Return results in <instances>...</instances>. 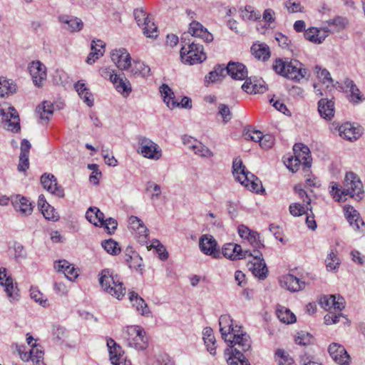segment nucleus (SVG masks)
<instances>
[{
	"instance_id": "nucleus-54",
	"label": "nucleus",
	"mask_w": 365,
	"mask_h": 365,
	"mask_svg": "<svg viewBox=\"0 0 365 365\" xmlns=\"http://www.w3.org/2000/svg\"><path fill=\"white\" fill-rule=\"evenodd\" d=\"M247 240L255 250L264 247V245L259 240V235L256 232L252 231Z\"/></svg>"
},
{
	"instance_id": "nucleus-37",
	"label": "nucleus",
	"mask_w": 365,
	"mask_h": 365,
	"mask_svg": "<svg viewBox=\"0 0 365 365\" xmlns=\"http://www.w3.org/2000/svg\"><path fill=\"white\" fill-rule=\"evenodd\" d=\"M86 218L95 226L103 225L104 214L96 207H91L86 213Z\"/></svg>"
},
{
	"instance_id": "nucleus-7",
	"label": "nucleus",
	"mask_w": 365,
	"mask_h": 365,
	"mask_svg": "<svg viewBox=\"0 0 365 365\" xmlns=\"http://www.w3.org/2000/svg\"><path fill=\"white\" fill-rule=\"evenodd\" d=\"M125 338L128 345L135 350H145L148 346V338L145 331L139 326L128 327Z\"/></svg>"
},
{
	"instance_id": "nucleus-6",
	"label": "nucleus",
	"mask_w": 365,
	"mask_h": 365,
	"mask_svg": "<svg viewBox=\"0 0 365 365\" xmlns=\"http://www.w3.org/2000/svg\"><path fill=\"white\" fill-rule=\"evenodd\" d=\"M99 283L104 292L112 295L118 300L125 296L126 289L117 274L108 269H103L99 274Z\"/></svg>"
},
{
	"instance_id": "nucleus-30",
	"label": "nucleus",
	"mask_w": 365,
	"mask_h": 365,
	"mask_svg": "<svg viewBox=\"0 0 365 365\" xmlns=\"http://www.w3.org/2000/svg\"><path fill=\"white\" fill-rule=\"evenodd\" d=\"M111 82L115 86L117 91L121 93L124 97L128 96L132 91L131 84L123 73H122V75L113 76Z\"/></svg>"
},
{
	"instance_id": "nucleus-14",
	"label": "nucleus",
	"mask_w": 365,
	"mask_h": 365,
	"mask_svg": "<svg viewBox=\"0 0 365 365\" xmlns=\"http://www.w3.org/2000/svg\"><path fill=\"white\" fill-rule=\"evenodd\" d=\"M112 61L122 71H127L131 67V57L124 48L114 49L110 53Z\"/></svg>"
},
{
	"instance_id": "nucleus-49",
	"label": "nucleus",
	"mask_w": 365,
	"mask_h": 365,
	"mask_svg": "<svg viewBox=\"0 0 365 365\" xmlns=\"http://www.w3.org/2000/svg\"><path fill=\"white\" fill-rule=\"evenodd\" d=\"M196 145L192 146L194 153L202 157H212V152L202 143H195Z\"/></svg>"
},
{
	"instance_id": "nucleus-57",
	"label": "nucleus",
	"mask_w": 365,
	"mask_h": 365,
	"mask_svg": "<svg viewBox=\"0 0 365 365\" xmlns=\"http://www.w3.org/2000/svg\"><path fill=\"white\" fill-rule=\"evenodd\" d=\"M218 113L222 117L225 123L231 120L232 113L227 105L220 103L218 106Z\"/></svg>"
},
{
	"instance_id": "nucleus-20",
	"label": "nucleus",
	"mask_w": 365,
	"mask_h": 365,
	"mask_svg": "<svg viewBox=\"0 0 365 365\" xmlns=\"http://www.w3.org/2000/svg\"><path fill=\"white\" fill-rule=\"evenodd\" d=\"M328 351L331 359L339 364L349 363L350 356L345 348L337 343H332L329 345Z\"/></svg>"
},
{
	"instance_id": "nucleus-1",
	"label": "nucleus",
	"mask_w": 365,
	"mask_h": 365,
	"mask_svg": "<svg viewBox=\"0 0 365 365\" xmlns=\"http://www.w3.org/2000/svg\"><path fill=\"white\" fill-rule=\"evenodd\" d=\"M220 331L222 338L227 343L231 355L227 359L229 365H250L248 359L242 352H246L251 348L250 336L240 331L241 327L233 326V322L230 315H222L219 319Z\"/></svg>"
},
{
	"instance_id": "nucleus-9",
	"label": "nucleus",
	"mask_w": 365,
	"mask_h": 365,
	"mask_svg": "<svg viewBox=\"0 0 365 365\" xmlns=\"http://www.w3.org/2000/svg\"><path fill=\"white\" fill-rule=\"evenodd\" d=\"M138 153L144 158L151 160H159L162 156V150L160 146L151 139L140 136L138 140Z\"/></svg>"
},
{
	"instance_id": "nucleus-32",
	"label": "nucleus",
	"mask_w": 365,
	"mask_h": 365,
	"mask_svg": "<svg viewBox=\"0 0 365 365\" xmlns=\"http://www.w3.org/2000/svg\"><path fill=\"white\" fill-rule=\"evenodd\" d=\"M59 19L64 24L63 28L71 32L78 31L83 29V23L77 17L63 16H60Z\"/></svg>"
},
{
	"instance_id": "nucleus-42",
	"label": "nucleus",
	"mask_w": 365,
	"mask_h": 365,
	"mask_svg": "<svg viewBox=\"0 0 365 365\" xmlns=\"http://www.w3.org/2000/svg\"><path fill=\"white\" fill-rule=\"evenodd\" d=\"M16 85L5 77H0V97L9 96L16 92Z\"/></svg>"
},
{
	"instance_id": "nucleus-21",
	"label": "nucleus",
	"mask_w": 365,
	"mask_h": 365,
	"mask_svg": "<svg viewBox=\"0 0 365 365\" xmlns=\"http://www.w3.org/2000/svg\"><path fill=\"white\" fill-rule=\"evenodd\" d=\"M29 72L32 76L34 84L41 86L46 78V68L41 62L33 61L30 63Z\"/></svg>"
},
{
	"instance_id": "nucleus-13",
	"label": "nucleus",
	"mask_w": 365,
	"mask_h": 365,
	"mask_svg": "<svg viewBox=\"0 0 365 365\" xmlns=\"http://www.w3.org/2000/svg\"><path fill=\"white\" fill-rule=\"evenodd\" d=\"M183 34H187L189 38H199L203 41L210 43L213 41V36L210 34L207 29H205L200 23L196 21H193L190 24L189 30L187 32Z\"/></svg>"
},
{
	"instance_id": "nucleus-22",
	"label": "nucleus",
	"mask_w": 365,
	"mask_h": 365,
	"mask_svg": "<svg viewBox=\"0 0 365 365\" xmlns=\"http://www.w3.org/2000/svg\"><path fill=\"white\" fill-rule=\"evenodd\" d=\"M321 307L327 311L341 312L344 308V299L341 297L337 298L334 295L324 296L319 300Z\"/></svg>"
},
{
	"instance_id": "nucleus-64",
	"label": "nucleus",
	"mask_w": 365,
	"mask_h": 365,
	"mask_svg": "<svg viewBox=\"0 0 365 365\" xmlns=\"http://www.w3.org/2000/svg\"><path fill=\"white\" fill-rule=\"evenodd\" d=\"M285 6L290 13L301 12L302 11L303 6L298 2H292L291 0H288Z\"/></svg>"
},
{
	"instance_id": "nucleus-19",
	"label": "nucleus",
	"mask_w": 365,
	"mask_h": 365,
	"mask_svg": "<svg viewBox=\"0 0 365 365\" xmlns=\"http://www.w3.org/2000/svg\"><path fill=\"white\" fill-rule=\"evenodd\" d=\"M0 284L4 287V290L10 301L17 299L18 289L14 286L13 279L10 276H7L5 268H0Z\"/></svg>"
},
{
	"instance_id": "nucleus-35",
	"label": "nucleus",
	"mask_w": 365,
	"mask_h": 365,
	"mask_svg": "<svg viewBox=\"0 0 365 365\" xmlns=\"http://www.w3.org/2000/svg\"><path fill=\"white\" fill-rule=\"evenodd\" d=\"M133 15L137 24L143 30V34H149L148 26L150 24V17L146 11L143 8H138L134 10Z\"/></svg>"
},
{
	"instance_id": "nucleus-53",
	"label": "nucleus",
	"mask_w": 365,
	"mask_h": 365,
	"mask_svg": "<svg viewBox=\"0 0 365 365\" xmlns=\"http://www.w3.org/2000/svg\"><path fill=\"white\" fill-rule=\"evenodd\" d=\"M274 36H275V40L278 42L279 45L282 48H286V49L292 51L291 40H289L287 36H286L285 35H284L283 34L279 33V32L276 33Z\"/></svg>"
},
{
	"instance_id": "nucleus-52",
	"label": "nucleus",
	"mask_w": 365,
	"mask_h": 365,
	"mask_svg": "<svg viewBox=\"0 0 365 365\" xmlns=\"http://www.w3.org/2000/svg\"><path fill=\"white\" fill-rule=\"evenodd\" d=\"M275 356L279 365H291L293 362L292 359L286 354L283 349H278L275 353Z\"/></svg>"
},
{
	"instance_id": "nucleus-25",
	"label": "nucleus",
	"mask_w": 365,
	"mask_h": 365,
	"mask_svg": "<svg viewBox=\"0 0 365 365\" xmlns=\"http://www.w3.org/2000/svg\"><path fill=\"white\" fill-rule=\"evenodd\" d=\"M294 156L298 161H300L304 168L311 167L310 151L307 146L302 143H296L293 147Z\"/></svg>"
},
{
	"instance_id": "nucleus-2",
	"label": "nucleus",
	"mask_w": 365,
	"mask_h": 365,
	"mask_svg": "<svg viewBox=\"0 0 365 365\" xmlns=\"http://www.w3.org/2000/svg\"><path fill=\"white\" fill-rule=\"evenodd\" d=\"M330 193L338 202H344L348 197L359 201L363 198V184L359 177L354 173H347L345 175L344 187L339 188L338 185L332 182Z\"/></svg>"
},
{
	"instance_id": "nucleus-44",
	"label": "nucleus",
	"mask_w": 365,
	"mask_h": 365,
	"mask_svg": "<svg viewBox=\"0 0 365 365\" xmlns=\"http://www.w3.org/2000/svg\"><path fill=\"white\" fill-rule=\"evenodd\" d=\"M327 269L328 271H334L339 268L340 260L337 257L336 252L331 251L325 260Z\"/></svg>"
},
{
	"instance_id": "nucleus-39",
	"label": "nucleus",
	"mask_w": 365,
	"mask_h": 365,
	"mask_svg": "<svg viewBox=\"0 0 365 365\" xmlns=\"http://www.w3.org/2000/svg\"><path fill=\"white\" fill-rule=\"evenodd\" d=\"M36 112L38 113L40 119L47 123L53 115V106L49 101H43L41 106L36 108Z\"/></svg>"
},
{
	"instance_id": "nucleus-63",
	"label": "nucleus",
	"mask_w": 365,
	"mask_h": 365,
	"mask_svg": "<svg viewBox=\"0 0 365 365\" xmlns=\"http://www.w3.org/2000/svg\"><path fill=\"white\" fill-rule=\"evenodd\" d=\"M102 226L106 229L109 234H111L116 230L118 222L115 219L109 217L106 220L103 219V223Z\"/></svg>"
},
{
	"instance_id": "nucleus-61",
	"label": "nucleus",
	"mask_w": 365,
	"mask_h": 365,
	"mask_svg": "<svg viewBox=\"0 0 365 365\" xmlns=\"http://www.w3.org/2000/svg\"><path fill=\"white\" fill-rule=\"evenodd\" d=\"M31 297L35 300V302L39 303L41 306L46 307L47 304L46 299H43V294L38 289L31 288Z\"/></svg>"
},
{
	"instance_id": "nucleus-29",
	"label": "nucleus",
	"mask_w": 365,
	"mask_h": 365,
	"mask_svg": "<svg viewBox=\"0 0 365 365\" xmlns=\"http://www.w3.org/2000/svg\"><path fill=\"white\" fill-rule=\"evenodd\" d=\"M12 203L15 210L21 216L30 215L33 212L31 202L25 197L16 195Z\"/></svg>"
},
{
	"instance_id": "nucleus-4",
	"label": "nucleus",
	"mask_w": 365,
	"mask_h": 365,
	"mask_svg": "<svg viewBox=\"0 0 365 365\" xmlns=\"http://www.w3.org/2000/svg\"><path fill=\"white\" fill-rule=\"evenodd\" d=\"M180 41L182 44L180 58L183 63L193 65L200 63L206 59L203 46L197 42V40L189 38L187 34H182Z\"/></svg>"
},
{
	"instance_id": "nucleus-48",
	"label": "nucleus",
	"mask_w": 365,
	"mask_h": 365,
	"mask_svg": "<svg viewBox=\"0 0 365 365\" xmlns=\"http://www.w3.org/2000/svg\"><path fill=\"white\" fill-rule=\"evenodd\" d=\"M314 71L324 83H333L331 74L327 69L322 68L319 66H316L314 68Z\"/></svg>"
},
{
	"instance_id": "nucleus-60",
	"label": "nucleus",
	"mask_w": 365,
	"mask_h": 365,
	"mask_svg": "<svg viewBox=\"0 0 365 365\" xmlns=\"http://www.w3.org/2000/svg\"><path fill=\"white\" fill-rule=\"evenodd\" d=\"M241 16L245 20H255L258 19L259 14H257L251 6H246L241 11Z\"/></svg>"
},
{
	"instance_id": "nucleus-62",
	"label": "nucleus",
	"mask_w": 365,
	"mask_h": 365,
	"mask_svg": "<svg viewBox=\"0 0 365 365\" xmlns=\"http://www.w3.org/2000/svg\"><path fill=\"white\" fill-rule=\"evenodd\" d=\"M350 92V101L354 104H358L364 100L363 96L361 95L358 87L354 88L349 90Z\"/></svg>"
},
{
	"instance_id": "nucleus-55",
	"label": "nucleus",
	"mask_w": 365,
	"mask_h": 365,
	"mask_svg": "<svg viewBox=\"0 0 365 365\" xmlns=\"http://www.w3.org/2000/svg\"><path fill=\"white\" fill-rule=\"evenodd\" d=\"M307 211V206L304 207V205L299 203H292L289 205V212L292 215L295 217L306 214Z\"/></svg>"
},
{
	"instance_id": "nucleus-56",
	"label": "nucleus",
	"mask_w": 365,
	"mask_h": 365,
	"mask_svg": "<svg viewBox=\"0 0 365 365\" xmlns=\"http://www.w3.org/2000/svg\"><path fill=\"white\" fill-rule=\"evenodd\" d=\"M30 352V359L31 361L39 360L40 359H43L44 353L42 350L41 346L34 343L32 345V348Z\"/></svg>"
},
{
	"instance_id": "nucleus-38",
	"label": "nucleus",
	"mask_w": 365,
	"mask_h": 365,
	"mask_svg": "<svg viewBox=\"0 0 365 365\" xmlns=\"http://www.w3.org/2000/svg\"><path fill=\"white\" fill-rule=\"evenodd\" d=\"M130 73L135 77H147L150 74V68L141 61H134L131 63Z\"/></svg>"
},
{
	"instance_id": "nucleus-47",
	"label": "nucleus",
	"mask_w": 365,
	"mask_h": 365,
	"mask_svg": "<svg viewBox=\"0 0 365 365\" xmlns=\"http://www.w3.org/2000/svg\"><path fill=\"white\" fill-rule=\"evenodd\" d=\"M125 262L128 263L130 268L138 269L143 266V259L137 254L133 255H126L125 258Z\"/></svg>"
},
{
	"instance_id": "nucleus-45",
	"label": "nucleus",
	"mask_w": 365,
	"mask_h": 365,
	"mask_svg": "<svg viewBox=\"0 0 365 365\" xmlns=\"http://www.w3.org/2000/svg\"><path fill=\"white\" fill-rule=\"evenodd\" d=\"M145 190L147 192L150 193V199L153 201L158 200L161 195L160 186L153 182L147 183Z\"/></svg>"
},
{
	"instance_id": "nucleus-28",
	"label": "nucleus",
	"mask_w": 365,
	"mask_h": 365,
	"mask_svg": "<svg viewBox=\"0 0 365 365\" xmlns=\"http://www.w3.org/2000/svg\"><path fill=\"white\" fill-rule=\"evenodd\" d=\"M226 73L233 79L244 80L247 77V70L245 65L240 63L230 62L225 67Z\"/></svg>"
},
{
	"instance_id": "nucleus-41",
	"label": "nucleus",
	"mask_w": 365,
	"mask_h": 365,
	"mask_svg": "<svg viewBox=\"0 0 365 365\" xmlns=\"http://www.w3.org/2000/svg\"><path fill=\"white\" fill-rule=\"evenodd\" d=\"M203 340L207 346V351L212 354H215V337L213 334V330L210 327H206L203 330Z\"/></svg>"
},
{
	"instance_id": "nucleus-12",
	"label": "nucleus",
	"mask_w": 365,
	"mask_h": 365,
	"mask_svg": "<svg viewBox=\"0 0 365 365\" xmlns=\"http://www.w3.org/2000/svg\"><path fill=\"white\" fill-rule=\"evenodd\" d=\"M107 346L109 350L110 360L113 365H131L130 360L126 359L122 348L110 338L107 339Z\"/></svg>"
},
{
	"instance_id": "nucleus-10",
	"label": "nucleus",
	"mask_w": 365,
	"mask_h": 365,
	"mask_svg": "<svg viewBox=\"0 0 365 365\" xmlns=\"http://www.w3.org/2000/svg\"><path fill=\"white\" fill-rule=\"evenodd\" d=\"M160 92L163 98V101L166 103L167 106L170 109H174L177 107L182 108L190 109L192 108V101L190 98L184 96L180 103L175 100V94L172 89L166 84H163L160 88Z\"/></svg>"
},
{
	"instance_id": "nucleus-11",
	"label": "nucleus",
	"mask_w": 365,
	"mask_h": 365,
	"mask_svg": "<svg viewBox=\"0 0 365 365\" xmlns=\"http://www.w3.org/2000/svg\"><path fill=\"white\" fill-rule=\"evenodd\" d=\"M247 256L253 257V261H250L248 263L249 269L259 279H265L267 275L268 269L262 257V254L258 250H254L252 252L249 251Z\"/></svg>"
},
{
	"instance_id": "nucleus-46",
	"label": "nucleus",
	"mask_w": 365,
	"mask_h": 365,
	"mask_svg": "<svg viewBox=\"0 0 365 365\" xmlns=\"http://www.w3.org/2000/svg\"><path fill=\"white\" fill-rule=\"evenodd\" d=\"M313 339L312 336L304 331L297 332L295 336V342L299 345L307 346L312 343Z\"/></svg>"
},
{
	"instance_id": "nucleus-33",
	"label": "nucleus",
	"mask_w": 365,
	"mask_h": 365,
	"mask_svg": "<svg viewBox=\"0 0 365 365\" xmlns=\"http://www.w3.org/2000/svg\"><path fill=\"white\" fill-rule=\"evenodd\" d=\"M304 36L307 40L319 44L325 40L327 37V34L323 32L322 27L320 29L311 27L305 30Z\"/></svg>"
},
{
	"instance_id": "nucleus-31",
	"label": "nucleus",
	"mask_w": 365,
	"mask_h": 365,
	"mask_svg": "<svg viewBox=\"0 0 365 365\" xmlns=\"http://www.w3.org/2000/svg\"><path fill=\"white\" fill-rule=\"evenodd\" d=\"M318 110L322 118L331 120L334 115V102L332 100L322 98L318 102Z\"/></svg>"
},
{
	"instance_id": "nucleus-51",
	"label": "nucleus",
	"mask_w": 365,
	"mask_h": 365,
	"mask_svg": "<svg viewBox=\"0 0 365 365\" xmlns=\"http://www.w3.org/2000/svg\"><path fill=\"white\" fill-rule=\"evenodd\" d=\"M45 206V207L40 209L43 217L48 220L57 221L59 215L55 209L50 205H46Z\"/></svg>"
},
{
	"instance_id": "nucleus-26",
	"label": "nucleus",
	"mask_w": 365,
	"mask_h": 365,
	"mask_svg": "<svg viewBox=\"0 0 365 365\" xmlns=\"http://www.w3.org/2000/svg\"><path fill=\"white\" fill-rule=\"evenodd\" d=\"M346 216L350 225L356 231H359L361 233H365V223L360 217L359 212L353 207H347L346 209Z\"/></svg>"
},
{
	"instance_id": "nucleus-58",
	"label": "nucleus",
	"mask_w": 365,
	"mask_h": 365,
	"mask_svg": "<svg viewBox=\"0 0 365 365\" xmlns=\"http://www.w3.org/2000/svg\"><path fill=\"white\" fill-rule=\"evenodd\" d=\"M246 81L245 82L242 84V89L245 91L246 93H256L257 92H264V91H265L266 89H262V88H260V90L259 89H257L256 88V85L255 84H253L250 79H248V78H245Z\"/></svg>"
},
{
	"instance_id": "nucleus-43",
	"label": "nucleus",
	"mask_w": 365,
	"mask_h": 365,
	"mask_svg": "<svg viewBox=\"0 0 365 365\" xmlns=\"http://www.w3.org/2000/svg\"><path fill=\"white\" fill-rule=\"evenodd\" d=\"M279 319L286 324H292L296 322L295 315L287 308L282 307L277 310Z\"/></svg>"
},
{
	"instance_id": "nucleus-17",
	"label": "nucleus",
	"mask_w": 365,
	"mask_h": 365,
	"mask_svg": "<svg viewBox=\"0 0 365 365\" xmlns=\"http://www.w3.org/2000/svg\"><path fill=\"white\" fill-rule=\"evenodd\" d=\"M200 250L205 255L217 257L219 255L217 243L210 235H202L199 240Z\"/></svg>"
},
{
	"instance_id": "nucleus-5",
	"label": "nucleus",
	"mask_w": 365,
	"mask_h": 365,
	"mask_svg": "<svg viewBox=\"0 0 365 365\" xmlns=\"http://www.w3.org/2000/svg\"><path fill=\"white\" fill-rule=\"evenodd\" d=\"M232 173L236 180L249 190L256 193H259V191H264L260 180L246 170L240 158H235L233 160Z\"/></svg>"
},
{
	"instance_id": "nucleus-34",
	"label": "nucleus",
	"mask_w": 365,
	"mask_h": 365,
	"mask_svg": "<svg viewBox=\"0 0 365 365\" xmlns=\"http://www.w3.org/2000/svg\"><path fill=\"white\" fill-rule=\"evenodd\" d=\"M129 299L133 303V306L135 307L136 310L143 316H149L150 309L144 299L138 296L135 292L129 293Z\"/></svg>"
},
{
	"instance_id": "nucleus-40",
	"label": "nucleus",
	"mask_w": 365,
	"mask_h": 365,
	"mask_svg": "<svg viewBox=\"0 0 365 365\" xmlns=\"http://www.w3.org/2000/svg\"><path fill=\"white\" fill-rule=\"evenodd\" d=\"M226 70L225 67L218 65L215 67V69L210 71L207 76H205V82L207 86L209 83H213L221 81L223 77L225 76Z\"/></svg>"
},
{
	"instance_id": "nucleus-23",
	"label": "nucleus",
	"mask_w": 365,
	"mask_h": 365,
	"mask_svg": "<svg viewBox=\"0 0 365 365\" xmlns=\"http://www.w3.org/2000/svg\"><path fill=\"white\" fill-rule=\"evenodd\" d=\"M250 250H242L240 245L235 243H227L223 247V255L231 260H237L245 258Z\"/></svg>"
},
{
	"instance_id": "nucleus-8",
	"label": "nucleus",
	"mask_w": 365,
	"mask_h": 365,
	"mask_svg": "<svg viewBox=\"0 0 365 365\" xmlns=\"http://www.w3.org/2000/svg\"><path fill=\"white\" fill-rule=\"evenodd\" d=\"M20 119L16 109L7 104L0 106V126L11 131L18 132L20 130Z\"/></svg>"
},
{
	"instance_id": "nucleus-24",
	"label": "nucleus",
	"mask_w": 365,
	"mask_h": 365,
	"mask_svg": "<svg viewBox=\"0 0 365 365\" xmlns=\"http://www.w3.org/2000/svg\"><path fill=\"white\" fill-rule=\"evenodd\" d=\"M41 182L43 187L51 194L58 197H63L64 196V191L58 185L56 178L54 175L44 173L41 178Z\"/></svg>"
},
{
	"instance_id": "nucleus-15",
	"label": "nucleus",
	"mask_w": 365,
	"mask_h": 365,
	"mask_svg": "<svg viewBox=\"0 0 365 365\" xmlns=\"http://www.w3.org/2000/svg\"><path fill=\"white\" fill-rule=\"evenodd\" d=\"M128 223L130 230L138 242L140 243L146 242L149 231L143 221L135 216H131L129 218Z\"/></svg>"
},
{
	"instance_id": "nucleus-50",
	"label": "nucleus",
	"mask_w": 365,
	"mask_h": 365,
	"mask_svg": "<svg viewBox=\"0 0 365 365\" xmlns=\"http://www.w3.org/2000/svg\"><path fill=\"white\" fill-rule=\"evenodd\" d=\"M102 247L108 253L113 255H117L120 251L117 242L111 239L102 242Z\"/></svg>"
},
{
	"instance_id": "nucleus-18",
	"label": "nucleus",
	"mask_w": 365,
	"mask_h": 365,
	"mask_svg": "<svg viewBox=\"0 0 365 365\" xmlns=\"http://www.w3.org/2000/svg\"><path fill=\"white\" fill-rule=\"evenodd\" d=\"M349 21L346 17L337 16L332 19H329L324 23L322 26L323 32L327 34H334L343 31L348 25Z\"/></svg>"
},
{
	"instance_id": "nucleus-16",
	"label": "nucleus",
	"mask_w": 365,
	"mask_h": 365,
	"mask_svg": "<svg viewBox=\"0 0 365 365\" xmlns=\"http://www.w3.org/2000/svg\"><path fill=\"white\" fill-rule=\"evenodd\" d=\"M279 282L282 287L292 292L302 290L306 286L305 282L291 274L282 275L280 277Z\"/></svg>"
},
{
	"instance_id": "nucleus-59",
	"label": "nucleus",
	"mask_w": 365,
	"mask_h": 365,
	"mask_svg": "<svg viewBox=\"0 0 365 365\" xmlns=\"http://www.w3.org/2000/svg\"><path fill=\"white\" fill-rule=\"evenodd\" d=\"M274 143V138L270 134L262 135L259 145L263 149H269Z\"/></svg>"
},
{
	"instance_id": "nucleus-3",
	"label": "nucleus",
	"mask_w": 365,
	"mask_h": 365,
	"mask_svg": "<svg viewBox=\"0 0 365 365\" xmlns=\"http://www.w3.org/2000/svg\"><path fill=\"white\" fill-rule=\"evenodd\" d=\"M272 68L277 74L297 81L304 78L308 73L299 61L289 58H276Z\"/></svg>"
},
{
	"instance_id": "nucleus-36",
	"label": "nucleus",
	"mask_w": 365,
	"mask_h": 365,
	"mask_svg": "<svg viewBox=\"0 0 365 365\" xmlns=\"http://www.w3.org/2000/svg\"><path fill=\"white\" fill-rule=\"evenodd\" d=\"M251 51L258 60L266 61L270 57L269 48L265 43H254L251 47Z\"/></svg>"
},
{
	"instance_id": "nucleus-27",
	"label": "nucleus",
	"mask_w": 365,
	"mask_h": 365,
	"mask_svg": "<svg viewBox=\"0 0 365 365\" xmlns=\"http://www.w3.org/2000/svg\"><path fill=\"white\" fill-rule=\"evenodd\" d=\"M339 135L349 141H354L361 135V130L359 128L353 126L350 123H345L339 128Z\"/></svg>"
}]
</instances>
